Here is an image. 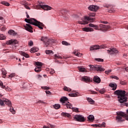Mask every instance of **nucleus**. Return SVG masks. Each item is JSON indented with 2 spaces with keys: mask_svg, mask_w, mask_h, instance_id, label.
<instances>
[{
  "mask_svg": "<svg viewBox=\"0 0 128 128\" xmlns=\"http://www.w3.org/2000/svg\"><path fill=\"white\" fill-rule=\"evenodd\" d=\"M125 116V118H126V120H128V116L126 115L125 114V116Z\"/></svg>",
  "mask_w": 128,
  "mask_h": 128,
  "instance_id": "64",
  "label": "nucleus"
},
{
  "mask_svg": "<svg viewBox=\"0 0 128 128\" xmlns=\"http://www.w3.org/2000/svg\"><path fill=\"white\" fill-rule=\"evenodd\" d=\"M6 92H12V88L9 87H6Z\"/></svg>",
  "mask_w": 128,
  "mask_h": 128,
  "instance_id": "56",
  "label": "nucleus"
},
{
  "mask_svg": "<svg viewBox=\"0 0 128 128\" xmlns=\"http://www.w3.org/2000/svg\"><path fill=\"white\" fill-rule=\"evenodd\" d=\"M91 70H97V72H104V68L100 65H92L90 66Z\"/></svg>",
  "mask_w": 128,
  "mask_h": 128,
  "instance_id": "4",
  "label": "nucleus"
},
{
  "mask_svg": "<svg viewBox=\"0 0 128 128\" xmlns=\"http://www.w3.org/2000/svg\"><path fill=\"white\" fill-rule=\"evenodd\" d=\"M18 44V41L16 40H8V44Z\"/></svg>",
  "mask_w": 128,
  "mask_h": 128,
  "instance_id": "16",
  "label": "nucleus"
},
{
  "mask_svg": "<svg viewBox=\"0 0 128 128\" xmlns=\"http://www.w3.org/2000/svg\"><path fill=\"white\" fill-rule=\"evenodd\" d=\"M36 64L38 66H42V63L39 62H36Z\"/></svg>",
  "mask_w": 128,
  "mask_h": 128,
  "instance_id": "47",
  "label": "nucleus"
},
{
  "mask_svg": "<svg viewBox=\"0 0 128 128\" xmlns=\"http://www.w3.org/2000/svg\"><path fill=\"white\" fill-rule=\"evenodd\" d=\"M2 74H6V70L5 68H2Z\"/></svg>",
  "mask_w": 128,
  "mask_h": 128,
  "instance_id": "48",
  "label": "nucleus"
},
{
  "mask_svg": "<svg viewBox=\"0 0 128 128\" xmlns=\"http://www.w3.org/2000/svg\"><path fill=\"white\" fill-rule=\"evenodd\" d=\"M24 28L26 30H28V32H32V27L30 24H27L26 25H24Z\"/></svg>",
  "mask_w": 128,
  "mask_h": 128,
  "instance_id": "11",
  "label": "nucleus"
},
{
  "mask_svg": "<svg viewBox=\"0 0 128 128\" xmlns=\"http://www.w3.org/2000/svg\"><path fill=\"white\" fill-rule=\"evenodd\" d=\"M99 26L100 28H110V26H108V25H104L102 24H100L99 25Z\"/></svg>",
  "mask_w": 128,
  "mask_h": 128,
  "instance_id": "21",
  "label": "nucleus"
},
{
  "mask_svg": "<svg viewBox=\"0 0 128 128\" xmlns=\"http://www.w3.org/2000/svg\"><path fill=\"white\" fill-rule=\"evenodd\" d=\"M73 112H78V108H72Z\"/></svg>",
  "mask_w": 128,
  "mask_h": 128,
  "instance_id": "53",
  "label": "nucleus"
},
{
  "mask_svg": "<svg viewBox=\"0 0 128 128\" xmlns=\"http://www.w3.org/2000/svg\"><path fill=\"white\" fill-rule=\"evenodd\" d=\"M89 17L90 18H94V16H96V14H94V13H90L88 14Z\"/></svg>",
  "mask_w": 128,
  "mask_h": 128,
  "instance_id": "51",
  "label": "nucleus"
},
{
  "mask_svg": "<svg viewBox=\"0 0 128 128\" xmlns=\"http://www.w3.org/2000/svg\"><path fill=\"white\" fill-rule=\"evenodd\" d=\"M96 90L102 94H104V92H106V90H104V88H102L101 90Z\"/></svg>",
  "mask_w": 128,
  "mask_h": 128,
  "instance_id": "41",
  "label": "nucleus"
},
{
  "mask_svg": "<svg viewBox=\"0 0 128 128\" xmlns=\"http://www.w3.org/2000/svg\"><path fill=\"white\" fill-rule=\"evenodd\" d=\"M28 46H34V42H32V41L30 40L28 44Z\"/></svg>",
  "mask_w": 128,
  "mask_h": 128,
  "instance_id": "57",
  "label": "nucleus"
},
{
  "mask_svg": "<svg viewBox=\"0 0 128 128\" xmlns=\"http://www.w3.org/2000/svg\"><path fill=\"white\" fill-rule=\"evenodd\" d=\"M68 98L66 97H63L60 100V102H62V104H66V102H68Z\"/></svg>",
  "mask_w": 128,
  "mask_h": 128,
  "instance_id": "19",
  "label": "nucleus"
},
{
  "mask_svg": "<svg viewBox=\"0 0 128 128\" xmlns=\"http://www.w3.org/2000/svg\"><path fill=\"white\" fill-rule=\"evenodd\" d=\"M42 90H50V87H48V86H42Z\"/></svg>",
  "mask_w": 128,
  "mask_h": 128,
  "instance_id": "58",
  "label": "nucleus"
},
{
  "mask_svg": "<svg viewBox=\"0 0 128 128\" xmlns=\"http://www.w3.org/2000/svg\"><path fill=\"white\" fill-rule=\"evenodd\" d=\"M62 116H67L68 118H70V114L66 112H62Z\"/></svg>",
  "mask_w": 128,
  "mask_h": 128,
  "instance_id": "34",
  "label": "nucleus"
},
{
  "mask_svg": "<svg viewBox=\"0 0 128 128\" xmlns=\"http://www.w3.org/2000/svg\"><path fill=\"white\" fill-rule=\"evenodd\" d=\"M120 84H122V86H126V82L124 81H120Z\"/></svg>",
  "mask_w": 128,
  "mask_h": 128,
  "instance_id": "54",
  "label": "nucleus"
},
{
  "mask_svg": "<svg viewBox=\"0 0 128 128\" xmlns=\"http://www.w3.org/2000/svg\"><path fill=\"white\" fill-rule=\"evenodd\" d=\"M73 54H74L76 56H82V54L80 53V52L78 51L74 52Z\"/></svg>",
  "mask_w": 128,
  "mask_h": 128,
  "instance_id": "29",
  "label": "nucleus"
},
{
  "mask_svg": "<svg viewBox=\"0 0 128 128\" xmlns=\"http://www.w3.org/2000/svg\"><path fill=\"white\" fill-rule=\"evenodd\" d=\"M68 96H69L76 98V96H80V94H78V92H76V93H74V94H69Z\"/></svg>",
  "mask_w": 128,
  "mask_h": 128,
  "instance_id": "22",
  "label": "nucleus"
},
{
  "mask_svg": "<svg viewBox=\"0 0 128 128\" xmlns=\"http://www.w3.org/2000/svg\"><path fill=\"white\" fill-rule=\"evenodd\" d=\"M94 82L96 84H100V78L98 76H94Z\"/></svg>",
  "mask_w": 128,
  "mask_h": 128,
  "instance_id": "18",
  "label": "nucleus"
},
{
  "mask_svg": "<svg viewBox=\"0 0 128 128\" xmlns=\"http://www.w3.org/2000/svg\"><path fill=\"white\" fill-rule=\"evenodd\" d=\"M82 30L83 32H94V28H82Z\"/></svg>",
  "mask_w": 128,
  "mask_h": 128,
  "instance_id": "14",
  "label": "nucleus"
},
{
  "mask_svg": "<svg viewBox=\"0 0 128 128\" xmlns=\"http://www.w3.org/2000/svg\"><path fill=\"white\" fill-rule=\"evenodd\" d=\"M25 4H24L22 3V6H24L25 8H26V10H30V6H28V2H24Z\"/></svg>",
  "mask_w": 128,
  "mask_h": 128,
  "instance_id": "35",
  "label": "nucleus"
},
{
  "mask_svg": "<svg viewBox=\"0 0 128 128\" xmlns=\"http://www.w3.org/2000/svg\"><path fill=\"white\" fill-rule=\"evenodd\" d=\"M115 94L118 96V101L120 104H124L128 100V98L126 96V91L122 90H117L114 92Z\"/></svg>",
  "mask_w": 128,
  "mask_h": 128,
  "instance_id": "1",
  "label": "nucleus"
},
{
  "mask_svg": "<svg viewBox=\"0 0 128 128\" xmlns=\"http://www.w3.org/2000/svg\"><path fill=\"white\" fill-rule=\"evenodd\" d=\"M54 56L55 58H58V59L62 58V56H60V54H55L54 55Z\"/></svg>",
  "mask_w": 128,
  "mask_h": 128,
  "instance_id": "42",
  "label": "nucleus"
},
{
  "mask_svg": "<svg viewBox=\"0 0 128 128\" xmlns=\"http://www.w3.org/2000/svg\"><path fill=\"white\" fill-rule=\"evenodd\" d=\"M64 90L66 92H70V90H72V89L70 88H68L67 86H64Z\"/></svg>",
  "mask_w": 128,
  "mask_h": 128,
  "instance_id": "44",
  "label": "nucleus"
},
{
  "mask_svg": "<svg viewBox=\"0 0 128 128\" xmlns=\"http://www.w3.org/2000/svg\"><path fill=\"white\" fill-rule=\"evenodd\" d=\"M53 108H55V110H58V108H60V104H55L53 106Z\"/></svg>",
  "mask_w": 128,
  "mask_h": 128,
  "instance_id": "33",
  "label": "nucleus"
},
{
  "mask_svg": "<svg viewBox=\"0 0 128 128\" xmlns=\"http://www.w3.org/2000/svg\"><path fill=\"white\" fill-rule=\"evenodd\" d=\"M6 40V36L2 34H0V40Z\"/></svg>",
  "mask_w": 128,
  "mask_h": 128,
  "instance_id": "43",
  "label": "nucleus"
},
{
  "mask_svg": "<svg viewBox=\"0 0 128 128\" xmlns=\"http://www.w3.org/2000/svg\"><path fill=\"white\" fill-rule=\"evenodd\" d=\"M41 40L42 42H46L45 44L46 46H48L50 44H48L50 40L48 39V38L45 37V36H42L41 38Z\"/></svg>",
  "mask_w": 128,
  "mask_h": 128,
  "instance_id": "12",
  "label": "nucleus"
},
{
  "mask_svg": "<svg viewBox=\"0 0 128 128\" xmlns=\"http://www.w3.org/2000/svg\"><path fill=\"white\" fill-rule=\"evenodd\" d=\"M96 60L97 62H104V59H102V58H96Z\"/></svg>",
  "mask_w": 128,
  "mask_h": 128,
  "instance_id": "59",
  "label": "nucleus"
},
{
  "mask_svg": "<svg viewBox=\"0 0 128 128\" xmlns=\"http://www.w3.org/2000/svg\"><path fill=\"white\" fill-rule=\"evenodd\" d=\"M82 82H90L92 80L90 77L86 76H84L82 78Z\"/></svg>",
  "mask_w": 128,
  "mask_h": 128,
  "instance_id": "13",
  "label": "nucleus"
},
{
  "mask_svg": "<svg viewBox=\"0 0 128 128\" xmlns=\"http://www.w3.org/2000/svg\"><path fill=\"white\" fill-rule=\"evenodd\" d=\"M54 72H55L54 70V69H51V70L50 72V74H54Z\"/></svg>",
  "mask_w": 128,
  "mask_h": 128,
  "instance_id": "61",
  "label": "nucleus"
},
{
  "mask_svg": "<svg viewBox=\"0 0 128 128\" xmlns=\"http://www.w3.org/2000/svg\"><path fill=\"white\" fill-rule=\"evenodd\" d=\"M100 22L102 24H108V22L106 21H101Z\"/></svg>",
  "mask_w": 128,
  "mask_h": 128,
  "instance_id": "62",
  "label": "nucleus"
},
{
  "mask_svg": "<svg viewBox=\"0 0 128 128\" xmlns=\"http://www.w3.org/2000/svg\"><path fill=\"white\" fill-rule=\"evenodd\" d=\"M64 106H66L67 108H72V104L70 102H66V104H64Z\"/></svg>",
  "mask_w": 128,
  "mask_h": 128,
  "instance_id": "23",
  "label": "nucleus"
},
{
  "mask_svg": "<svg viewBox=\"0 0 128 128\" xmlns=\"http://www.w3.org/2000/svg\"><path fill=\"white\" fill-rule=\"evenodd\" d=\"M4 102H5V104H7V106H12V102H10V100H8V99L4 98Z\"/></svg>",
  "mask_w": 128,
  "mask_h": 128,
  "instance_id": "20",
  "label": "nucleus"
},
{
  "mask_svg": "<svg viewBox=\"0 0 128 128\" xmlns=\"http://www.w3.org/2000/svg\"><path fill=\"white\" fill-rule=\"evenodd\" d=\"M78 24H88V22L86 16H84L80 20H78Z\"/></svg>",
  "mask_w": 128,
  "mask_h": 128,
  "instance_id": "7",
  "label": "nucleus"
},
{
  "mask_svg": "<svg viewBox=\"0 0 128 128\" xmlns=\"http://www.w3.org/2000/svg\"><path fill=\"white\" fill-rule=\"evenodd\" d=\"M87 100L90 104H94V100H92L91 98H87Z\"/></svg>",
  "mask_w": 128,
  "mask_h": 128,
  "instance_id": "30",
  "label": "nucleus"
},
{
  "mask_svg": "<svg viewBox=\"0 0 128 128\" xmlns=\"http://www.w3.org/2000/svg\"><path fill=\"white\" fill-rule=\"evenodd\" d=\"M118 116H116V120L118 122H124V118L126 116V114L124 112H117Z\"/></svg>",
  "mask_w": 128,
  "mask_h": 128,
  "instance_id": "3",
  "label": "nucleus"
},
{
  "mask_svg": "<svg viewBox=\"0 0 128 128\" xmlns=\"http://www.w3.org/2000/svg\"><path fill=\"white\" fill-rule=\"evenodd\" d=\"M1 4L4 6H10V3L7 2H1Z\"/></svg>",
  "mask_w": 128,
  "mask_h": 128,
  "instance_id": "39",
  "label": "nucleus"
},
{
  "mask_svg": "<svg viewBox=\"0 0 128 128\" xmlns=\"http://www.w3.org/2000/svg\"><path fill=\"white\" fill-rule=\"evenodd\" d=\"M8 34H9L11 36H16L17 34L14 30H10L8 32Z\"/></svg>",
  "mask_w": 128,
  "mask_h": 128,
  "instance_id": "27",
  "label": "nucleus"
},
{
  "mask_svg": "<svg viewBox=\"0 0 128 128\" xmlns=\"http://www.w3.org/2000/svg\"><path fill=\"white\" fill-rule=\"evenodd\" d=\"M89 10L91 12H96L98 10V6L94 5H91L88 7Z\"/></svg>",
  "mask_w": 128,
  "mask_h": 128,
  "instance_id": "10",
  "label": "nucleus"
},
{
  "mask_svg": "<svg viewBox=\"0 0 128 128\" xmlns=\"http://www.w3.org/2000/svg\"><path fill=\"white\" fill-rule=\"evenodd\" d=\"M38 6L42 8V10H52V6L48 5H38Z\"/></svg>",
  "mask_w": 128,
  "mask_h": 128,
  "instance_id": "9",
  "label": "nucleus"
},
{
  "mask_svg": "<svg viewBox=\"0 0 128 128\" xmlns=\"http://www.w3.org/2000/svg\"><path fill=\"white\" fill-rule=\"evenodd\" d=\"M100 48H102L100 46H98V45H94V46H91L90 47V50H96Z\"/></svg>",
  "mask_w": 128,
  "mask_h": 128,
  "instance_id": "15",
  "label": "nucleus"
},
{
  "mask_svg": "<svg viewBox=\"0 0 128 128\" xmlns=\"http://www.w3.org/2000/svg\"><path fill=\"white\" fill-rule=\"evenodd\" d=\"M88 118L90 122H94V117L92 115H89L88 117Z\"/></svg>",
  "mask_w": 128,
  "mask_h": 128,
  "instance_id": "28",
  "label": "nucleus"
},
{
  "mask_svg": "<svg viewBox=\"0 0 128 128\" xmlns=\"http://www.w3.org/2000/svg\"><path fill=\"white\" fill-rule=\"evenodd\" d=\"M62 14H63L64 18L65 20H68L70 18V12L66 10H62Z\"/></svg>",
  "mask_w": 128,
  "mask_h": 128,
  "instance_id": "6",
  "label": "nucleus"
},
{
  "mask_svg": "<svg viewBox=\"0 0 128 128\" xmlns=\"http://www.w3.org/2000/svg\"><path fill=\"white\" fill-rule=\"evenodd\" d=\"M25 22L28 24H33V26H38V28L40 30H42L44 25L38 21L36 20L31 18L30 19H25Z\"/></svg>",
  "mask_w": 128,
  "mask_h": 128,
  "instance_id": "2",
  "label": "nucleus"
},
{
  "mask_svg": "<svg viewBox=\"0 0 128 128\" xmlns=\"http://www.w3.org/2000/svg\"><path fill=\"white\" fill-rule=\"evenodd\" d=\"M46 54H54V52L50 50H47L46 51Z\"/></svg>",
  "mask_w": 128,
  "mask_h": 128,
  "instance_id": "38",
  "label": "nucleus"
},
{
  "mask_svg": "<svg viewBox=\"0 0 128 128\" xmlns=\"http://www.w3.org/2000/svg\"><path fill=\"white\" fill-rule=\"evenodd\" d=\"M0 86L2 88H6V86L4 85V83H2V82L0 80Z\"/></svg>",
  "mask_w": 128,
  "mask_h": 128,
  "instance_id": "49",
  "label": "nucleus"
},
{
  "mask_svg": "<svg viewBox=\"0 0 128 128\" xmlns=\"http://www.w3.org/2000/svg\"><path fill=\"white\" fill-rule=\"evenodd\" d=\"M10 112L12 114H16V110H14V107L10 106Z\"/></svg>",
  "mask_w": 128,
  "mask_h": 128,
  "instance_id": "32",
  "label": "nucleus"
},
{
  "mask_svg": "<svg viewBox=\"0 0 128 128\" xmlns=\"http://www.w3.org/2000/svg\"><path fill=\"white\" fill-rule=\"evenodd\" d=\"M62 44H64V46H70V44L66 42V41H62Z\"/></svg>",
  "mask_w": 128,
  "mask_h": 128,
  "instance_id": "45",
  "label": "nucleus"
},
{
  "mask_svg": "<svg viewBox=\"0 0 128 128\" xmlns=\"http://www.w3.org/2000/svg\"><path fill=\"white\" fill-rule=\"evenodd\" d=\"M110 78H114V80H120L118 77V76H111Z\"/></svg>",
  "mask_w": 128,
  "mask_h": 128,
  "instance_id": "50",
  "label": "nucleus"
},
{
  "mask_svg": "<svg viewBox=\"0 0 128 128\" xmlns=\"http://www.w3.org/2000/svg\"><path fill=\"white\" fill-rule=\"evenodd\" d=\"M74 118V120H76V122H82L86 120L84 117L82 115H75Z\"/></svg>",
  "mask_w": 128,
  "mask_h": 128,
  "instance_id": "5",
  "label": "nucleus"
},
{
  "mask_svg": "<svg viewBox=\"0 0 128 128\" xmlns=\"http://www.w3.org/2000/svg\"><path fill=\"white\" fill-rule=\"evenodd\" d=\"M34 70L36 72H40L41 70L40 67L36 66L34 69Z\"/></svg>",
  "mask_w": 128,
  "mask_h": 128,
  "instance_id": "40",
  "label": "nucleus"
},
{
  "mask_svg": "<svg viewBox=\"0 0 128 128\" xmlns=\"http://www.w3.org/2000/svg\"><path fill=\"white\" fill-rule=\"evenodd\" d=\"M107 52L108 54H116L118 52V51L116 48L109 49L107 50Z\"/></svg>",
  "mask_w": 128,
  "mask_h": 128,
  "instance_id": "8",
  "label": "nucleus"
},
{
  "mask_svg": "<svg viewBox=\"0 0 128 128\" xmlns=\"http://www.w3.org/2000/svg\"><path fill=\"white\" fill-rule=\"evenodd\" d=\"M78 70L79 72H88V70L86 68L78 67Z\"/></svg>",
  "mask_w": 128,
  "mask_h": 128,
  "instance_id": "25",
  "label": "nucleus"
},
{
  "mask_svg": "<svg viewBox=\"0 0 128 128\" xmlns=\"http://www.w3.org/2000/svg\"><path fill=\"white\" fill-rule=\"evenodd\" d=\"M0 106H4V98L3 100L0 99Z\"/></svg>",
  "mask_w": 128,
  "mask_h": 128,
  "instance_id": "37",
  "label": "nucleus"
},
{
  "mask_svg": "<svg viewBox=\"0 0 128 128\" xmlns=\"http://www.w3.org/2000/svg\"><path fill=\"white\" fill-rule=\"evenodd\" d=\"M36 104H46V102H44L43 100H39L37 101Z\"/></svg>",
  "mask_w": 128,
  "mask_h": 128,
  "instance_id": "55",
  "label": "nucleus"
},
{
  "mask_svg": "<svg viewBox=\"0 0 128 128\" xmlns=\"http://www.w3.org/2000/svg\"><path fill=\"white\" fill-rule=\"evenodd\" d=\"M8 78H14V76H16V74L14 73H12L10 74V75L8 76Z\"/></svg>",
  "mask_w": 128,
  "mask_h": 128,
  "instance_id": "46",
  "label": "nucleus"
},
{
  "mask_svg": "<svg viewBox=\"0 0 128 128\" xmlns=\"http://www.w3.org/2000/svg\"><path fill=\"white\" fill-rule=\"evenodd\" d=\"M109 86L112 88V90H116V88L118 87V85L116 84L110 83L109 84Z\"/></svg>",
  "mask_w": 128,
  "mask_h": 128,
  "instance_id": "17",
  "label": "nucleus"
},
{
  "mask_svg": "<svg viewBox=\"0 0 128 128\" xmlns=\"http://www.w3.org/2000/svg\"><path fill=\"white\" fill-rule=\"evenodd\" d=\"M88 26H90V28H94V24L90 23L88 24Z\"/></svg>",
  "mask_w": 128,
  "mask_h": 128,
  "instance_id": "60",
  "label": "nucleus"
},
{
  "mask_svg": "<svg viewBox=\"0 0 128 128\" xmlns=\"http://www.w3.org/2000/svg\"><path fill=\"white\" fill-rule=\"evenodd\" d=\"M38 52V48L36 47H34L30 49V52L32 54V52Z\"/></svg>",
  "mask_w": 128,
  "mask_h": 128,
  "instance_id": "26",
  "label": "nucleus"
},
{
  "mask_svg": "<svg viewBox=\"0 0 128 128\" xmlns=\"http://www.w3.org/2000/svg\"><path fill=\"white\" fill-rule=\"evenodd\" d=\"M112 72V69L108 70L105 71V74H110V72Z\"/></svg>",
  "mask_w": 128,
  "mask_h": 128,
  "instance_id": "52",
  "label": "nucleus"
},
{
  "mask_svg": "<svg viewBox=\"0 0 128 128\" xmlns=\"http://www.w3.org/2000/svg\"><path fill=\"white\" fill-rule=\"evenodd\" d=\"M96 126H98V128H106V122H103L102 124H96Z\"/></svg>",
  "mask_w": 128,
  "mask_h": 128,
  "instance_id": "31",
  "label": "nucleus"
},
{
  "mask_svg": "<svg viewBox=\"0 0 128 128\" xmlns=\"http://www.w3.org/2000/svg\"><path fill=\"white\" fill-rule=\"evenodd\" d=\"M20 54L22 56H24L25 58H30V56H28V54L26 52H21Z\"/></svg>",
  "mask_w": 128,
  "mask_h": 128,
  "instance_id": "36",
  "label": "nucleus"
},
{
  "mask_svg": "<svg viewBox=\"0 0 128 128\" xmlns=\"http://www.w3.org/2000/svg\"><path fill=\"white\" fill-rule=\"evenodd\" d=\"M87 22H94L96 20V18H91L90 16H86Z\"/></svg>",
  "mask_w": 128,
  "mask_h": 128,
  "instance_id": "24",
  "label": "nucleus"
},
{
  "mask_svg": "<svg viewBox=\"0 0 128 128\" xmlns=\"http://www.w3.org/2000/svg\"><path fill=\"white\" fill-rule=\"evenodd\" d=\"M0 20H1V22H4V17L0 16Z\"/></svg>",
  "mask_w": 128,
  "mask_h": 128,
  "instance_id": "63",
  "label": "nucleus"
}]
</instances>
